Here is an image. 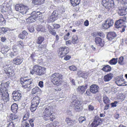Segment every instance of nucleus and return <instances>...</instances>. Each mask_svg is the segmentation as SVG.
Returning a JSON list of instances; mask_svg holds the SVG:
<instances>
[{
  "instance_id": "1",
  "label": "nucleus",
  "mask_w": 127,
  "mask_h": 127,
  "mask_svg": "<svg viewBox=\"0 0 127 127\" xmlns=\"http://www.w3.org/2000/svg\"><path fill=\"white\" fill-rule=\"evenodd\" d=\"M9 82L5 83H1L0 85V95L1 99L5 102L9 100V95L8 93V87L9 86Z\"/></svg>"
},
{
  "instance_id": "2",
  "label": "nucleus",
  "mask_w": 127,
  "mask_h": 127,
  "mask_svg": "<svg viewBox=\"0 0 127 127\" xmlns=\"http://www.w3.org/2000/svg\"><path fill=\"white\" fill-rule=\"evenodd\" d=\"M46 68L38 65H36L31 70L30 73L32 74H35L37 75L41 76L46 73Z\"/></svg>"
},
{
  "instance_id": "3",
  "label": "nucleus",
  "mask_w": 127,
  "mask_h": 127,
  "mask_svg": "<svg viewBox=\"0 0 127 127\" xmlns=\"http://www.w3.org/2000/svg\"><path fill=\"white\" fill-rule=\"evenodd\" d=\"M62 77V75L61 74L55 73L51 76V81L54 84L59 86L61 83Z\"/></svg>"
},
{
  "instance_id": "4",
  "label": "nucleus",
  "mask_w": 127,
  "mask_h": 127,
  "mask_svg": "<svg viewBox=\"0 0 127 127\" xmlns=\"http://www.w3.org/2000/svg\"><path fill=\"white\" fill-rule=\"evenodd\" d=\"M26 77L21 78L20 79V83L22 85L23 87L25 88H31V86L33 85L32 82L33 79H27Z\"/></svg>"
},
{
  "instance_id": "5",
  "label": "nucleus",
  "mask_w": 127,
  "mask_h": 127,
  "mask_svg": "<svg viewBox=\"0 0 127 127\" xmlns=\"http://www.w3.org/2000/svg\"><path fill=\"white\" fill-rule=\"evenodd\" d=\"M40 99L39 97L36 96L34 97L32 100V105L30 110L32 112H33L36 109L39 103Z\"/></svg>"
},
{
  "instance_id": "6",
  "label": "nucleus",
  "mask_w": 127,
  "mask_h": 127,
  "mask_svg": "<svg viewBox=\"0 0 127 127\" xmlns=\"http://www.w3.org/2000/svg\"><path fill=\"white\" fill-rule=\"evenodd\" d=\"M8 5H6V3L0 5V10L1 12L5 14L8 13L9 15H11L12 13V9L11 7Z\"/></svg>"
},
{
  "instance_id": "7",
  "label": "nucleus",
  "mask_w": 127,
  "mask_h": 127,
  "mask_svg": "<svg viewBox=\"0 0 127 127\" xmlns=\"http://www.w3.org/2000/svg\"><path fill=\"white\" fill-rule=\"evenodd\" d=\"M41 14L42 13L39 12H33L31 13V16L29 17L27 20L29 23L34 22L35 20V18L40 17V14Z\"/></svg>"
},
{
  "instance_id": "8",
  "label": "nucleus",
  "mask_w": 127,
  "mask_h": 127,
  "mask_svg": "<svg viewBox=\"0 0 127 127\" xmlns=\"http://www.w3.org/2000/svg\"><path fill=\"white\" fill-rule=\"evenodd\" d=\"M4 70L5 73L9 77H12L14 75V73L12 67L10 64L6 65L4 67Z\"/></svg>"
},
{
  "instance_id": "9",
  "label": "nucleus",
  "mask_w": 127,
  "mask_h": 127,
  "mask_svg": "<svg viewBox=\"0 0 127 127\" xmlns=\"http://www.w3.org/2000/svg\"><path fill=\"white\" fill-rule=\"evenodd\" d=\"M127 22L126 17L124 16L118 20L117 21L115 24V26L117 28H121L122 26L125 25V22Z\"/></svg>"
},
{
  "instance_id": "10",
  "label": "nucleus",
  "mask_w": 127,
  "mask_h": 127,
  "mask_svg": "<svg viewBox=\"0 0 127 127\" xmlns=\"http://www.w3.org/2000/svg\"><path fill=\"white\" fill-rule=\"evenodd\" d=\"M58 55L60 57L62 58L69 52L68 48L67 47H61L59 49Z\"/></svg>"
},
{
  "instance_id": "11",
  "label": "nucleus",
  "mask_w": 127,
  "mask_h": 127,
  "mask_svg": "<svg viewBox=\"0 0 127 127\" xmlns=\"http://www.w3.org/2000/svg\"><path fill=\"white\" fill-rule=\"evenodd\" d=\"M114 3L113 0H102V3L103 5L107 9L111 8V4Z\"/></svg>"
},
{
  "instance_id": "12",
  "label": "nucleus",
  "mask_w": 127,
  "mask_h": 127,
  "mask_svg": "<svg viewBox=\"0 0 127 127\" xmlns=\"http://www.w3.org/2000/svg\"><path fill=\"white\" fill-rule=\"evenodd\" d=\"M72 104L74 105V109L75 111L79 112L82 109L81 103L80 101L75 100Z\"/></svg>"
},
{
  "instance_id": "13",
  "label": "nucleus",
  "mask_w": 127,
  "mask_h": 127,
  "mask_svg": "<svg viewBox=\"0 0 127 127\" xmlns=\"http://www.w3.org/2000/svg\"><path fill=\"white\" fill-rule=\"evenodd\" d=\"M102 121L100 118L98 116H96L91 125V127H96L100 124Z\"/></svg>"
},
{
  "instance_id": "14",
  "label": "nucleus",
  "mask_w": 127,
  "mask_h": 127,
  "mask_svg": "<svg viewBox=\"0 0 127 127\" xmlns=\"http://www.w3.org/2000/svg\"><path fill=\"white\" fill-rule=\"evenodd\" d=\"M124 79L122 77H118L117 78L115 82L118 86H126L127 85V83L124 82Z\"/></svg>"
},
{
  "instance_id": "15",
  "label": "nucleus",
  "mask_w": 127,
  "mask_h": 127,
  "mask_svg": "<svg viewBox=\"0 0 127 127\" xmlns=\"http://www.w3.org/2000/svg\"><path fill=\"white\" fill-rule=\"evenodd\" d=\"M12 95L13 99L15 101L19 100L21 97V94L19 91H14L12 93Z\"/></svg>"
},
{
  "instance_id": "16",
  "label": "nucleus",
  "mask_w": 127,
  "mask_h": 127,
  "mask_svg": "<svg viewBox=\"0 0 127 127\" xmlns=\"http://www.w3.org/2000/svg\"><path fill=\"white\" fill-rule=\"evenodd\" d=\"M53 109L52 106L47 107L45 109L43 113L44 114L53 115Z\"/></svg>"
},
{
  "instance_id": "17",
  "label": "nucleus",
  "mask_w": 127,
  "mask_h": 127,
  "mask_svg": "<svg viewBox=\"0 0 127 127\" xmlns=\"http://www.w3.org/2000/svg\"><path fill=\"white\" fill-rule=\"evenodd\" d=\"M46 44H40L37 47V50L38 51H41L43 53L46 52L47 50L46 49Z\"/></svg>"
},
{
  "instance_id": "18",
  "label": "nucleus",
  "mask_w": 127,
  "mask_h": 127,
  "mask_svg": "<svg viewBox=\"0 0 127 127\" xmlns=\"http://www.w3.org/2000/svg\"><path fill=\"white\" fill-rule=\"evenodd\" d=\"M23 58L19 57H17L14 59L13 61L14 64L18 65L21 64L23 62Z\"/></svg>"
},
{
  "instance_id": "19",
  "label": "nucleus",
  "mask_w": 127,
  "mask_h": 127,
  "mask_svg": "<svg viewBox=\"0 0 127 127\" xmlns=\"http://www.w3.org/2000/svg\"><path fill=\"white\" fill-rule=\"evenodd\" d=\"M99 88L98 86L96 84L92 85L90 87V91L92 93L95 94L98 92Z\"/></svg>"
},
{
  "instance_id": "20",
  "label": "nucleus",
  "mask_w": 127,
  "mask_h": 127,
  "mask_svg": "<svg viewBox=\"0 0 127 127\" xmlns=\"http://www.w3.org/2000/svg\"><path fill=\"white\" fill-rule=\"evenodd\" d=\"M55 118V116L54 115H49L47 114H43V118L45 120L53 121Z\"/></svg>"
},
{
  "instance_id": "21",
  "label": "nucleus",
  "mask_w": 127,
  "mask_h": 127,
  "mask_svg": "<svg viewBox=\"0 0 127 127\" xmlns=\"http://www.w3.org/2000/svg\"><path fill=\"white\" fill-rule=\"evenodd\" d=\"M126 8L123 7H119L118 13L120 16H123L126 14Z\"/></svg>"
},
{
  "instance_id": "22",
  "label": "nucleus",
  "mask_w": 127,
  "mask_h": 127,
  "mask_svg": "<svg viewBox=\"0 0 127 127\" xmlns=\"http://www.w3.org/2000/svg\"><path fill=\"white\" fill-rule=\"evenodd\" d=\"M65 121L67 124L69 126H73L75 122V121L74 120H72L68 117L66 118Z\"/></svg>"
},
{
  "instance_id": "23",
  "label": "nucleus",
  "mask_w": 127,
  "mask_h": 127,
  "mask_svg": "<svg viewBox=\"0 0 127 127\" xmlns=\"http://www.w3.org/2000/svg\"><path fill=\"white\" fill-rule=\"evenodd\" d=\"M87 88V86L86 85L80 86L78 87L77 90L80 94H82L85 91Z\"/></svg>"
},
{
  "instance_id": "24",
  "label": "nucleus",
  "mask_w": 127,
  "mask_h": 127,
  "mask_svg": "<svg viewBox=\"0 0 127 127\" xmlns=\"http://www.w3.org/2000/svg\"><path fill=\"white\" fill-rule=\"evenodd\" d=\"M116 36V34L115 32H110L108 33L107 38L109 40H111Z\"/></svg>"
},
{
  "instance_id": "25",
  "label": "nucleus",
  "mask_w": 127,
  "mask_h": 127,
  "mask_svg": "<svg viewBox=\"0 0 127 127\" xmlns=\"http://www.w3.org/2000/svg\"><path fill=\"white\" fill-rule=\"evenodd\" d=\"M102 39L99 37H96L95 38L96 43L98 46L102 47L104 44L103 42L102 41Z\"/></svg>"
},
{
  "instance_id": "26",
  "label": "nucleus",
  "mask_w": 127,
  "mask_h": 127,
  "mask_svg": "<svg viewBox=\"0 0 127 127\" xmlns=\"http://www.w3.org/2000/svg\"><path fill=\"white\" fill-rule=\"evenodd\" d=\"M29 9L28 6H25L23 4H22V6L21 7V9L20 12L23 14H24L26 13L27 12Z\"/></svg>"
},
{
  "instance_id": "27",
  "label": "nucleus",
  "mask_w": 127,
  "mask_h": 127,
  "mask_svg": "<svg viewBox=\"0 0 127 127\" xmlns=\"http://www.w3.org/2000/svg\"><path fill=\"white\" fill-rule=\"evenodd\" d=\"M112 75V74L110 73L105 75L104 77V81L108 82L110 81L113 77Z\"/></svg>"
},
{
  "instance_id": "28",
  "label": "nucleus",
  "mask_w": 127,
  "mask_h": 127,
  "mask_svg": "<svg viewBox=\"0 0 127 127\" xmlns=\"http://www.w3.org/2000/svg\"><path fill=\"white\" fill-rule=\"evenodd\" d=\"M18 109V106L16 104L14 103L11 105V110L14 113H17Z\"/></svg>"
},
{
  "instance_id": "29",
  "label": "nucleus",
  "mask_w": 127,
  "mask_h": 127,
  "mask_svg": "<svg viewBox=\"0 0 127 127\" xmlns=\"http://www.w3.org/2000/svg\"><path fill=\"white\" fill-rule=\"evenodd\" d=\"M41 92V90L38 87H36L33 89L32 91V94L34 95L36 93Z\"/></svg>"
},
{
  "instance_id": "30",
  "label": "nucleus",
  "mask_w": 127,
  "mask_h": 127,
  "mask_svg": "<svg viewBox=\"0 0 127 127\" xmlns=\"http://www.w3.org/2000/svg\"><path fill=\"white\" fill-rule=\"evenodd\" d=\"M118 63L120 65H123L126 63L124 60V58L123 57H120L118 60Z\"/></svg>"
},
{
  "instance_id": "31",
  "label": "nucleus",
  "mask_w": 127,
  "mask_h": 127,
  "mask_svg": "<svg viewBox=\"0 0 127 127\" xmlns=\"http://www.w3.org/2000/svg\"><path fill=\"white\" fill-rule=\"evenodd\" d=\"M36 30L38 31H40L43 32H46V30L44 27L41 25L38 26L36 28Z\"/></svg>"
},
{
  "instance_id": "32",
  "label": "nucleus",
  "mask_w": 127,
  "mask_h": 127,
  "mask_svg": "<svg viewBox=\"0 0 127 127\" xmlns=\"http://www.w3.org/2000/svg\"><path fill=\"white\" fill-rule=\"evenodd\" d=\"M44 0H32V3L35 5H40L43 3Z\"/></svg>"
},
{
  "instance_id": "33",
  "label": "nucleus",
  "mask_w": 127,
  "mask_h": 127,
  "mask_svg": "<svg viewBox=\"0 0 127 127\" xmlns=\"http://www.w3.org/2000/svg\"><path fill=\"white\" fill-rule=\"evenodd\" d=\"M103 100L105 104H109L110 103V100L108 97L105 95L103 96Z\"/></svg>"
},
{
  "instance_id": "34",
  "label": "nucleus",
  "mask_w": 127,
  "mask_h": 127,
  "mask_svg": "<svg viewBox=\"0 0 127 127\" xmlns=\"http://www.w3.org/2000/svg\"><path fill=\"white\" fill-rule=\"evenodd\" d=\"M118 60L117 58H113L109 61V63L111 65H115L117 63Z\"/></svg>"
},
{
  "instance_id": "35",
  "label": "nucleus",
  "mask_w": 127,
  "mask_h": 127,
  "mask_svg": "<svg viewBox=\"0 0 127 127\" xmlns=\"http://www.w3.org/2000/svg\"><path fill=\"white\" fill-rule=\"evenodd\" d=\"M105 22L107 23L110 27L112 26L114 22L112 19L110 18H108L106 21Z\"/></svg>"
},
{
  "instance_id": "36",
  "label": "nucleus",
  "mask_w": 127,
  "mask_h": 127,
  "mask_svg": "<svg viewBox=\"0 0 127 127\" xmlns=\"http://www.w3.org/2000/svg\"><path fill=\"white\" fill-rule=\"evenodd\" d=\"M71 4L74 6L78 5L80 2V0H70Z\"/></svg>"
},
{
  "instance_id": "37",
  "label": "nucleus",
  "mask_w": 127,
  "mask_h": 127,
  "mask_svg": "<svg viewBox=\"0 0 127 127\" xmlns=\"http://www.w3.org/2000/svg\"><path fill=\"white\" fill-rule=\"evenodd\" d=\"M102 70L104 71L108 72L111 70V68L109 65H107L104 67Z\"/></svg>"
},
{
  "instance_id": "38",
  "label": "nucleus",
  "mask_w": 127,
  "mask_h": 127,
  "mask_svg": "<svg viewBox=\"0 0 127 127\" xmlns=\"http://www.w3.org/2000/svg\"><path fill=\"white\" fill-rule=\"evenodd\" d=\"M17 43V46L20 49H22L24 46L23 42L20 41L18 42Z\"/></svg>"
},
{
  "instance_id": "39",
  "label": "nucleus",
  "mask_w": 127,
  "mask_h": 127,
  "mask_svg": "<svg viewBox=\"0 0 127 127\" xmlns=\"http://www.w3.org/2000/svg\"><path fill=\"white\" fill-rule=\"evenodd\" d=\"M44 39V37L41 36H39L37 38L36 43L38 44H41L43 41Z\"/></svg>"
},
{
  "instance_id": "40",
  "label": "nucleus",
  "mask_w": 127,
  "mask_h": 127,
  "mask_svg": "<svg viewBox=\"0 0 127 127\" xmlns=\"http://www.w3.org/2000/svg\"><path fill=\"white\" fill-rule=\"evenodd\" d=\"M37 57L35 53H32L30 57V58L33 61H35Z\"/></svg>"
},
{
  "instance_id": "41",
  "label": "nucleus",
  "mask_w": 127,
  "mask_h": 127,
  "mask_svg": "<svg viewBox=\"0 0 127 127\" xmlns=\"http://www.w3.org/2000/svg\"><path fill=\"white\" fill-rule=\"evenodd\" d=\"M72 38V42L73 44L76 43L78 42V37L76 35H75L73 36Z\"/></svg>"
},
{
  "instance_id": "42",
  "label": "nucleus",
  "mask_w": 127,
  "mask_h": 127,
  "mask_svg": "<svg viewBox=\"0 0 127 127\" xmlns=\"http://www.w3.org/2000/svg\"><path fill=\"white\" fill-rule=\"evenodd\" d=\"M0 23L3 25H5V20L3 17L2 15L0 13Z\"/></svg>"
},
{
  "instance_id": "43",
  "label": "nucleus",
  "mask_w": 127,
  "mask_h": 127,
  "mask_svg": "<svg viewBox=\"0 0 127 127\" xmlns=\"http://www.w3.org/2000/svg\"><path fill=\"white\" fill-rule=\"evenodd\" d=\"M17 55V53H13L11 52H10L7 55L8 57H9L10 58H14V56H16Z\"/></svg>"
},
{
  "instance_id": "44",
  "label": "nucleus",
  "mask_w": 127,
  "mask_h": 127,
  "mask_svg": "<svg viewBox=\"0 0 127 127\" xmlns=\"http://www.w3.org/2000/svg\"><path fill=\"white\" fill-rule=\"evenodd\" d=\"M9 48L7 46H6L4 48H2L1 52L2 54H6V53L9 51Z\"/></svg>"
},
{
  "instance_id": "45",
  "label": "nucleus",
  "mask_w": 127,
  "mask_h": 127,
  "mask_svg": "<svg viewBox=\"0 0 127 127\" xmlns=\"http://www.w3.org/2000/svg\"><path fill=\"white\" fill-rule=\"evenodd\" d=\"M29 124L26 121H23L22 122L21 127H29Z\"/></svg>"
},
{
  "instance_id": "46",
  "label": "nucleus",
  "mask_w": 127,
  "mask_h": 127,
  "mask_svg": "<svg viewBox=\"0 0 127 127\" xmlns=\"http://www.w3.org/2000/svg\"><path fill=\"white\" fill-rule=\"evenodd\" d=\"M18 117V116L14 114L11 113L10 115V119L12 120H14L17 119Z\"/></svg>"
},
{
  "instance_id": "47",
  "label": "nucleus",
  "mask_w": 127,
  "mask_h": 127,
  "mask_svg": "<svg viewBox=\"0 0 127 127\" xmlns=\"http://www.w3.org/2000/svg\"><path fill=\"white\" fill-rule=\"evenodd\" d=\"M21 6H22V4H17L15 6L16 10L20 12L21 11Z\"/></svg>"
},
{
  "instance_id": "48",
  "label": "nucleus",
  "mask_w": 127,
  "mask_h": 127,
  "mask_svg": "<svg viewBox=\"0 0 127 127\" xmlns=\"http://www.w3.org/2000/svg\"><path fill=\"white\" fill-rule=\"evenodd\" d=\"M57 17L51 15L48 19L50 22H53L56 19Z\"/></svg>"
},
{
  "instance_id": "49",
  "label": "nucleus",
  "mask_w": 127,
  "mask_h": 127,
  "mask_svg": "<svg viewBox=\"0 0 127 127\" xmlns=\"http://www.w3.org/2000/svg\"><path fill=\"white\" fill-rule=\"evenodd\" d=\"M7 29L6 28L2 27L0 28V35L1 33L4 34L7 31Z\"/></svg>"
},
{
  "instance_id": "50",
  "label": "nucleus",
  "mask_w": 127,
  "mask_h": 127,
  "mask_svg": "<svg viewBox=\"0 0 127 127\" xmlns=\"http://www.w3.org/2000/svg\"><path fill=\"white\" fill-rule=\"evenodd\" d=\"M110 27L106 22L104 24H102V28L104 29H107Z\"/></svg>"
},
{
  "instance_id": "51",
  "label": "nucleus",
  "mask_w": 127,
  "mask_h": 127,
  "mask_svg": "<svg viewBox=\"0 0 127 127\" xmlns=\"http://www.w3.org/2000/svg\"><path fill=\"white\" fill-rule=\"evenodd\" d=\"M34 120L35 119L34 118H33L32 119H30L29 120V121L30 124V125L32 127H33L34 126L33 122L34 121Z\"/></svg>"
},
{
  "instance_id": "52",
  "label": "nucleus",
  "mask_w": 127,
  "mask_h": 127,
  "mask_svg": "<svg viewBox=\"0 0 127 127\" xmlns=\"http://www.w3.org/2000/svg\"><path fill=\"white\" fill-rule=\"evenodd\" d=\"M86 120L85 117H81L79 119V122L80 123H82L83 121Z\"/></svg>"
},
{
  "instance_id": "53",
  "label": "nucleus",
  "mask_w": 127,
  "mask_h": 127,
  "mask_svg": "<svg viewBox=\"0 0 127 127\" xmlns=\"http://www.w3.org/2000/svg\"><path fill=\"white\" fill-rule=\"evenodd\" d=\"M49 32L53 36H55L56 35V32L54 30L51 29L49 30Z\"/></svg>"
},
{
  "instance_id": "54",
  "label": "nucleus",
  "mask_w": 127,
  "mask_h": 127,
  "mask_svg": "<svg viewBox=\"0 0 127 127\" xmlns=\"http://www.w3.org/2000/svg\"><path fill=\"white\" fill-rule=\"evenodd\" d=\"M69 68L70 70L73 71L76 70L77 69V68L76 67L73 66H69Z\"/></svg>"
},
{
  "instance_id": "55",
  "label": "nucleus",
  "mask_w": 127,
  "mask_h": 127,
  "mask_svg": "<svg viewBox=\"0 0 127 127\" xmlns=\"http://www.w3.org/2000/svg\"><path fill=\"white\" fill-rule=\"evenodd\" d=\"M70 35V33L69 32H68L65 35L64 37V38L65 40H66L68 39H69L70 38L69 36Z\"/></svg>"
},
{
  "instance_id": "56",
  "label": "nucleus",
  "mask_w": 127,
  "mask_h": 127,
  "mask_svg": "<svg viewBox=\"0 0 127 127\" xmlns=\"http://www.w3.org/2000/svg\"><path fill=\"white\" fill-rule=\"evenodd\" d=\"M58 15V13L57 12L56 10H55L53 11V12L51 14V15L53 16L57 17Z\"/></svg>"
},
{
  "instance_id": "57",
  "label": "nucleus",
  "mask_w": 127,
  "mask_h": 127,
  "mask_svg": "<svg viewBox=\"0 0 127 127\" xmlns=\"http://www.w3.org/2000/svg\"><path fill=\"white\" fill-rule=\"evenodd\" d=\"M7 127H15L14 124L13 122H11L7 124Z\"/></svg>"
},
{
  "instance_id": "58",
  "label": "nucleus",
  "mask_w": 127,
  "mask_h": 127,
  "mask_svg": "<svg viewBox=\"0 0 127 127\" xmlns=\"http://www.w3.org/2000/svg\"><path fill=\"white\" fill-rule=\"evenodd\" d=\"M19 37L21 39H23L25 38V36L22 33H21L19 36Z\"/></svg>"
},
{
  "instance_id": "59",
  "label": "nucleus",
  "mask_w": 127,
  "mask_h": 127,
  "mask_svg": "<svg viewBox=\"0 0 127 127\" xmlns=\"http://www.w3.org/2000/svg\"><path fill=\"white\" fill-rule=\"evenodd\" d=\"M29 31L31 32H33L34 31V29L33 27L30 26L28 28Z\"/></svg>"
},
{
  "instance_id": "60",
  "label": "nucleus",
  "mask_w": 127,
  "mask_h": 127,
  "mask_svg": "<svg viewBox=\"0 0 127 127\" xmlns=\"http://www.w3.org/2000/svg\"><path fill=\"white\" fill-rule=\"evenodd\" d=\"M87 75V74L84 72H82L80 77L83 78H86V76Z\"/></svg>"
},
{
  "instance_id": "61",
  "label": "nucleus",
  "mask_w": 127,
  "mask_h": 127,
  "mask_svg": "<svg viewBox=\"0 0 127 127\" xmlns=\"http://www.w3.org/2000/svg\"><path fill=\"white\" fill-rule=\"evenodd\" d=\"M4 109V107L3 104L2 103H0V111H3Z\"/></svg>"
},
{
  "instance_id": "62",
  "label": "nucleus",
  "mask_w": 127,
  "mask_h": 127,
  "mask_svg": "<svg viewBox=\"0 0 127 127\" xmlns=\"http://www.w3.org/2000/svg\"><path fill=\"white\" fill-rule=\"evenodd\" d=\"M43 83L42 81H40L38 83L39 86L41 88H42L43 87Z\"/></svg>"
},
{
  "instance_id": "63",
  "label": "nucleus",
  "mask_w": 127,
  "mask_h": 127,
  "mask_svg": "<svg viewBox=\"0 0 127 127\" xmlns=\"http://www.w3.org/2000/svg\"><path fill=\"white\" fill-rule=\"evenodd\" d=\"M54 28L56 29H58L60 27V25L59 24H54L53 25Z\"/></svg>"
},
{
  "instance_id": "64",
  "label": "nucleus",
  "mask_w": 127,
  "mask_h": 127,
  "mask_svg": "<svg viewBox=\"0 0 127 127\" xmlns=\"http://www.w3.org/2000/svg\"><path fill=\"white\" fill-rule=\"evenodd\" d=\"M98 35L102 37H104L105 36V35L102 32H99L98 33Z\"/></svg>"
}]
</instances>
